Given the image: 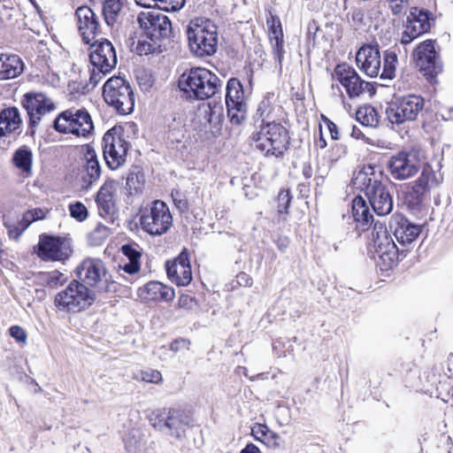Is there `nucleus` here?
<instances>
[{
	"label": "nucleus",
	"mask_w": 453,
	"mask_h": 453,
	"mask_svg": "<svg viewBox=\"0 0 453 453\" xmlns=\"http://www.w3.org/2000/svg\"><path fill=\"white\" fill-rule=\"evenodd\" d=\"M34 251L43 261H64L72 255L73 250L64 238L42 234Z\"/></svg>",
	"instance_id": "15"
},
{
	"label": "nucleus",
	"mask_w": 453,
	"mask_h": 453,
	"mask_svg": "<svg viewBox=\"0 0 453 453\" xmlns=\"http://www.w3.org/2000/svg\"><path fill=\"white\" fill-rule=\"evenodd\" d=\"M274 94L267 93L259 103L256 118L261 119V124L271 121L272 114L274 110Z\"/></svg>",
	"instance_id": "40"
},
{
	"label": "nucleus",
	"mask_w": 453,
	"mask_h": 453,
	"mask_svg": "<svg viewBox=\"0 0 453 453\" xmlns=\"http://www.w3.org/2000/svg\"><path fill=\"white\" fill-rule=\"evenodd\" d=\"M69 211L70 215L80 222L84 221L88 218V210L81 202L70 204Z\"/></svg>",
	"instance_id": "46"
},
{
	"label": "nucleus",
	"mask_w": 453,
	"mask_h": 453,
	"mask_svg": "<svg viewBox=\"0 0 453 453\" xmlns=\"http://www.w3.org/2000/svg\"><path fill=\"white\" fill-rule=\"evenodd\" d=\"M288 245V241L286 238H279L277 241V246L278 248L283 251Z\"/></svg>",
	"instance_id": "63"
},
{
	"label": "nucleus",
	"mask_w": 453,
	"mask_h": 453,
	"mask_svg": "<svg viewBox=\"0 0 453 453\" xmlns=\"http://www.w3.org/2000/svg\"><path fill=\"white\" fill-rule=\"evenodd\" d=\"M127 0H104L103 15L108 26H113L119 19Z\"/></svg>",
	"instance_id": "37"
},
{
	"label": "nucleus",
	"mask_w": 453,
	"mask_h": 453,
	"mask_svg": "<svg viewBox=\"0 0 453 453\" xmlns=\"http://www.w3.org/2000/svg\"><path fill=\"white\" fill-rule=\"evenodd\" d=\"M115 191L116 182L111 180H106L97 192L96 199L99 215L111 222L117 212L114 201Z\"/></svg>",
	"instance_id": "25"
},
{
	"label": "nucleus",
	"mask_w": 453,
	"mask_h": 453,
	"mask_svg": "<svg viewBox=\"0 0 453 453\" xmlns=\"http://www.w3.org/2000/svg\"><path fill=\"white\" fill-rule=\"evenodd\" d=\"M12 164L18 168L24 177L32 176L33 153L27 146L16 150L12 158Z\"/></svg>",
	"instance_id": "36"
},
{
	"label": "nucleus",
	"mask_w": 453,
	"mask_h": 453,
	"mask_svg": "<svg viewBox=\"0 0 453 453\" xmlns=\"http://www.w3.org/2000/svg\"><path fill=\"white\" fill-rule=\"evenodd\" d=\"M425 33L426 31L424 30V27L421 28L420 26H418L417 24L412 23L411 20L407 19L404 30L402 33L401 43L404 45L409 44L414 39L418 38Z\"/></svg>",
	"instance_id": "42"
},
{
	"label": "nucleus",
	"mask_w": 453,
	"mask_h": 453,
	"mask_svg": "<svg viewBox=\"0 0 453 453\" xmlns=\"http://www.w3.org/2000/svg\"><path fill=\"white\" fill-rule=\"evenodd\" d=\"M357 120L365 127H375L379 124V115L374 107L369 104L360 106L356 112Z\"/></svg>",
	"instance_id": "39"
},
{
	"label": "nucleus",
	"mask_w": 453,
	"mask_h": 453,
	"mask_svg": "<svg viewBox=\"0 0 453 453\" xmlns=\"http://www.w3.org/2000/svg\"><path fill=\"white\" fill-rule=\"evenodd\" d=\"M226 90L227 116L233 125L239 126L245 119L247 113L242 85L239 80L232 78L227 81Z\"/></svg>",
	"instance_id": "16"
},
{
	"label": "nucleus",
	"mask_w": 453,
	"mask_h": 453,
	"mask_svg": "<svg viewBox=\"0 0 453 453\" xmlns=\"http://www.w3.org/2000/svg\"><path fill=\"white\" fill-rule=\"evenodd\" d=\"M77 27L82 41L89 44L100 33L98 18L91 8L87 5L77 8L75 12Z\"/></svg>",
	"instance_id": "21"
},
{
	"label": "nucleus",
	"mask_w": 453,
	"mask_h": 453,
	"mask_svg": "<svg viewBox=\"0 0 453 453\" xmlns=\"http://www.w3.org/2000/svg\"><path fill=\"white\" fill-rule=\"evenodd\" d=\"M9 332L11 336L14 338L17 342H26L27 333L21 326H12L10 327Z\"/></svg>",
	"instance_id": "52"
},
{
	"label": "nucleus",
	"mask_w": 453,
	"mask_h": 453,
	"mask_svg": "<svg viewBox=\"0 0 453 453\" xmlns=\"http://www.w3.org/2000/svg\"><path fill=\"white\" fill-rule=\"evenodd\" d=\"M76 271L79 281L87 287L96 288L101 292L111 290L113 280L101 259L88 257L81 263Z\"/></svg>",
	"instance_id": "11"
},
{
	"label": "nucleus",
	"mask_w": 453,
	"mask_h": 453,
	"mask_svg": "<svg viewBox=\"0 0 453 453\" xmlns=\"http://www.w3.org/2000/svg\"><path fill=\"white\" fill-rule=\"evenodd\" d=\"M324 122L327 127V129L330 133L331 138L333 140H338L339 139V131H338L337 126L327 118L324 119Z\"/></svg>",
	"instance_id": "59"
},
{
	"label": "nucleus",
	"mask_w": 453,
	"mask_h": 453,
	"mask_svg": "<svg viewBox=\"0 0 453 453\" xmlns=\"http://www.w3.org/2000/svg\"><path fill=\"white\" fill-rule=\"evenodd\" d=\"M139 222L145 233L151 236H160L173 226V216L165 202L155 200L149 208L142 211Z\"/></svg>",
	"instance_id": "8"
},
{
	"label": "nucleus",
	"mask_w": 453,
	"mask_h": 453,
	"mask_svg": "<svg viewBox=\"0 0 453 453\" xmlns=\"http://www.w3.org/2000/svg\"><path fill=\"white\" fill-rule=\"evenodd\" d=\"M104 101L120 115L130 114L134 107V96L128 81L119 76L107 80L103 88Z\"/></svg>",
	"instance_id": "6"
},
{
	"label": "nucleus",
	"mask_w": 453,
	"mask_h": 453,
	"mask_svg": "<svg viewBox=\"0 0 453 453\" xmlns=\"http://www.w3.org/2000/svg\"><path fill=\"white\" fill-rule=\"evenodd\" d=\"M110 71L101 70L97 66H93L90 72L89 82L93 87H96L102 80L103 76L108 73Z\"/></svg>",
	"instance_id": "53"
},
{
	"label": "nucleus",
	"mask_w": 453,
	"mask_h": 453,
	"mask_svg": "<svg viewBox=\"0 0 453 453\" xmlns=\"http://www.w3.org/2000/svg\"><path fill=\"white\" fill-rule=\"evenodd\" d=\"M40 280L49 288H57L62 286L67 281V277L59 271H51L41 273L39 275Z\"/></svg>",
	"instance_id": "41"
},
{
	"label": "nucleus",
	"mask_w": 453,
	"mask_h": 453,
	"mask_svg": "<svg viewBox=\"0 0 453 453\" xmlns=\"http://www.w3.org/2000/svg\"><path fill=\"white\" fill-rule=\"evenodd\" d=\"M109 228L99 223L95 229L88 234L89 242L94 246L100 245L109 235Z\"/></svg>",
	"instance_id": "44"
},
{
	"label": "nucleus",
	"mask_w": 453,
	"mask_h": 453,
	"mask_svg": "<svg viewBox=\"0 0 453 453\" xmlns=\"http://www.w3.org/2000/svg\"><path fill=\"white\" fill-rule=\"evenodd\" d=\"M256 147L266 155L279 157L287 150L288 135L287 129L280 123L267 121L261 124L259 131L254 134Z\"/></svg>",
	"instance_id": "7"
},
{
	"label": "nucleus",
	"mask_w": 453,
	"mask_h": 453,
	"mask_svg": "<svg viewBox=\"0 0 453 453\" xmlns=\"http://www.w3.org/2000/svg\"><path fill=\"white\" fill-rule=\"evenodd\" d=\"M137 295L144 303L170 302L175 297V292L173 288L153 280L139 288Z\"/></svg>",
	"instance_id": "26"
},
{
	"label": "nucleus",
	"mask_w": 453,
	"mask_h": 453,
	"mask_svg": "<svg viewBox=\"0 0 453 453\" xmlns=\"http://www.w3.org/2000/svg\"><path fill=\"white\" fill-rule=\"evenodd\" d=\"M407 19L411 20L412 23L417 24L418 26H420L421 28L424 27L426 32L430 29L429 16L427 12L418 10V8H413L411 11V14Z\"/></svg>",
	"instance_id": "43"
},
{
	"label": "nucleus",
	"mask_w": 453,
	"mask_h": 453,
	"mask_svg": "<svg viewBox=\"0 0 453 453\" xmlns=\"http://www.w3.org/2000/svg\"><path fill=\"white\" fill-rule=\"evenodd\" d=\"M179 88L188 97L205 100L213 96L221 88L220 79L211 71L195 67L184 72L179 79Z\"/></svg>",
	"instance_id": "2"
},
{
	"label": "nucleus",
	"mask_w": 453,
	"mask_h": 453,
	"mask_svg": "<svg viewBox=\"0 0 453 453\" xmlns=\"http://www.w3.org/2000/svg\"><path fill=\"white\" fill-rule=\"evenodd\" d=\"M173 201H174L175 205L180 210H186L188 208V203L186 200L174 198Z\"/></svg>",
	"instance_id": "62"
},
{
	"label": "nucleus",
	"mask_w": 453,
	"mask_h": 453,
	"mask_svg": "<svg viewBox=\"0 0 453 453\" xmlns=\"http://www.w3.org/2000/svg\"><path fill=\"white\" fill-rule=\"evenodd\" d=\"M122 254L127 261L122 260L119 265V271L133 275L141 270L142 249L136 243L125 244L121 247Z\"/></svg>",
	"instance_id": "29"
},
{
	"label": "nucleus",
	"mask_w": 453,
	"mask_h": 453,
	"mask_svg": "<svg viewBox=\"0 0 453 453\" xmlns=\"http://www.w3.org/2000/svg\"><path fill=\"white\" fill-rule=\"evenodd\" d=\"M266 23L269 28L270 39L283 36L281 24L278 17L270 12L269 17L266 18Z\"/></svg>",
	"instance_id": "45"
},
{
	"label": "nucleus",
	"mask_w": 453,
	"mask_h": 453,
	"mask_svg": "<svg viewBox=\"0 0 453 453\" xmlns=\"http://www.w3.org/2000/svg\"><path fill=\"white\" fill-rule=\"evenodd\" d=\"M390 227L394 230L395 239L403 246L411 244L422 230L421 225L414 224L401 215L394 218Z\"/></svg>",
	"instance_id": "27"
},
{
	"label": "nucleus",
	"mask_w": 453,
	"mask_h": 453,
	"mask_svg": "<svg viewBox=\"0 0 453 453\" xmlns=\"http://www.w3.org/2000/svg\"><path fill=\"white\" fill-rule=\"evenodd\" d=\"M240 453H261V451L255 444L249 443Z\"/></svg>",
	"instance_id": "61"
},
{
	"label": "nucleus",
	"mask_w": 453,
	"mask_h": 453,
	"mask_svg": "<svg viewBox=\"0 0 453 453\" xmlns=\"http://www.w3.org/2000/svg\"><path fill=\"white\" fill-rule=\"evenodd\" d=\"M134 180H136L138 184L142 183L143 182V174L140 173H131L127 176V185L130 188H134V190H138L140 188V187L135 185Z\"/></svg>",
	"instance_id": "54"
},
{
	"label": "nucleus",
	"mask_w": 453,
	"mask_h": 453,
	"mask_svg": "<svg viewBox=\"0 0 453 453\" xmlns=\"http://www.w3.org/2000/svg\"><path fill=\"white\" fill-rule=\"evenodd\" d=\"M140 379L146 382L157 384L162 380V374L157 370L147 369L141 372Z\"/></svg>",
	"instance_id": "49"
},
{
	"label": "nucleus",
	"mask_w": 453,
	"mask_h": 453,
	"mask_svg": "<svg viewBox=\"0 0 453 453\" xmlns=\"http://www.w3.org/2000/svg\"><path fill=\"white\" fill-rule=\"evenodd\" d=\"M96 300V293L79 280H73L54 298L56 308L64 312H80L88 308Z\"/></svg>",
	"instance_id": "3"
},
{
	"label": "nucleus",
	"mask_w": 453,
	"mask_h": 453,
	"mask_svg": "<svg viewBox=\"0 0 453 453\" xmlns=\"http://www.w3.org/2000/svg\"><path fill=\"white\" fill-rule=\"evenodd\" d=\"M353 183L357 188L365 192L367 196L382 182L378 180L372 166L368 165L360 170L354 177Z\"/></svg>",
	"instance_id": "32"
},
{
	"label": "nucleus",
	"mask_w": 453,
	"mask_h": 453,
	"mask_svg": "<svg viewBox=\"0 0 453 453\" xmlns=\"http://www.w3.org/2000/svg\"><path fill=\"white\" fill-rule=\"evenodd\" d=\"M425 106V100L418 95L395 97L388 104L386 115L392 124L401 125L418 119Z\"/></svg>",
	"instance_id": "9"
},
{
	"label": "nucleus",
	"mask_w": 453,
	"mask_h": 453,
	"mask_svg": "<svg viewBox=\"0 0 453 453\" xmlns=\"http://www.w3.org/2000/svg\"><path fill=\"white\" fill-rule=\"evenodd\" d=\"M22 124L19 110L16 107L4 109L0 112V136H7L18 130Z\"/></svg>",
	"instance_id": "33"
},
{
	"label": "nucleus",
	"mask_w": 453,
	"mask_h": 453,
	"mask_svg": "<svg viewBox=\"0 0 453 453\" xmlns=\"http://www.w3.org/2000/svg\"><path fill=\"white\" fill-rule=\"evenodd\" d=\"M208 106L210 108L208 121L213 125L220 124L224 119L222 106L216 104L214 106H211V103H209Z\"/></svg>",
	"instance_id": "47"
},
{
	"label": "nucleus",
	"mask_w": 453,
	"mask_h": 453,
	"mask_svg": "<svg viewBox=\"0 0 453 453\" xmlns=\"http://www.w3.org/2000/svg\"><path fill=\"white\" fill-rule=\"evenodd\" d=\"M332 160L337 161L339 158L342 157L347 153V147L342 144H336L332 147Z\"/></svg>",
	"instance_id": "55"
},
{
	"label": "nucleus",
	"mask_w": 453,
	"mask_h": 453,
	"mask_svg": "<svg viewBox=\"0 0 453 453\" xmlns=\"http://www.w3.org/2000/svg\"><path fill=\"white\" fill-rule=\"evenodd\" d=\"M408 0H390V9L395 15L402 13Z\"/></svg>",
	"instance_id": "56"
},
{
	"label": "nucleus",
	"mask_w": 453,
	"mask_h": 453,
	"mask_svg": "<svg viewBox=\"0 0 453 453\" xmlns=\"http://www.w3.org/2000/svg\"><path fill=\"white\" fill-rule=\"evenodd\" d=\"M189 344V342L185 339H178L171 343L170 349L173 352H178L181 349H188Z\"/></svg>",
	"instance_id": "57"
},
{
	"label": "nucleus",
	"mask_w": 453,
	"mask_h": 453,
	"mask_svg": "<svg viewBox=\"0 0 453 453\" xmlns=\"http://www.w3.org/2000/svg\"><path fill=\"white\" fill-rule=\"evenodd\" d=\"M85 160L86 164L83 166L81 176L83 182L82 187L88 188L101 175V167L96 153L95 150L88 145L86 147Z\"/></svg>",
	"instance_id": "30"
},
{
	"label": "nucleus",
	"mask_w": 453,
	"mask_h": 453,
	"mask_svg": "<svg viewBox=\"0 0 453 453\" xmlns=\"http://www.w3.org/2000/svg\"><path fill=\"white\" fill-rule=\"evenodd\" d=\"M434 44V41L426 40L419 43L413 53L417 66L430 81L442 72L443 67Z\"/></svg>",
	"instance_id": "13"
},
{
	"label": "nucleus",
	"mask_w": 453,
	"mask_h": 453,
	"mask_svg": "<svg viewBox=\"0 0 453 453\" xmlns=\"http://www.w3.org/2000/svg\"><path fill=\"white\" fill-rule=\"evenodd\" d=\"M137 4L145 8L157 7L166 12H176L180 10L186 0H134Z\"/></svg>",
	"instance_id": "38"
},
{
	"label": "nucleus",
	"mask_w": 453,
	"mask_h": 453,
	"mask_svg": "<svg viewBox=\"0 0 453 453\" xmlns=\"http://www.w3.org/2000/svg\"><path fill=\"white\" fill-rule=\"evenodd\" d=\"M334 78L345 88L350 98L358 97L365 92L372 94V86L362 80L356 70L347 64L336 65Z\"/></svg>",
	"instance_id": "19"
},
{
	"label": "nucleus",
	"mask_w": 453,
	"mask_h": 453,
	"mask_svg": "<svg viewBox=\"0 0 453 453\" xmlns=\"http://www.w3.org/2000/svg\"><path fill=\"white\" fill-rule=\"evenodd\" d=\"M91 48L89 58L92 65L101 70L111 71L117 64V55L111 42L108 40L95 41Z\"/></svg>",
	"instance_id": "22"
},
{
	"label": "nucleus",
	"mask_w": 453,
	"mask_h": 453,
	"mask_svg": "<svg viewBox=\"0 0 453 453\" xmlns=\"http://www.w3.org/2000/svg\"><path fill=\"white\" fill-rule=\"evenodd\" d=\"M195 302V299L189 295H181L178 300L179 308L190 309Z\"/></svg>",
	"instance_id": "58"
},
{
	"label": "nucleus",
	"mask_w": 453,
	"mask_h": 453,
	"mask_svg": "<svg viewBox=\"0 0 453 453\" xmlns=\"http://www.w3.org/2000/svg\"><path fill=\"white\" fill-rule=\"evenodd\" d=\"M28 216H31L32 220L40 219L43 217V212L40 209H35L33 211H28L26 214V219L28 220Z\"/></svg>",
	"instance_id": "60"
},
{
	"label": "nucleus",
	"mask_w": 453,
	"mask_h": 453,
	"mask_svg": "<svg viewBox=\"0 0 453 453\" xmlns=\"http://www.w3.org/2000/svg\"><path fill=\"white\" fill-rule=\"evenodd\" d=\"M23 72V62L18 55H0V81L18 77Z\"/></svg>",
	"instance_id": "31"
},
{
	"label": "nucleus",
	"mask_w": 453,
	"mask_h": 453,
	"mask_svg": "<svg viewBox=\"0 0 453 453\" xmlns=\"http://www.w3.org/2000/svg\"><path fill=\"white\" fill-rule=\"evenodd\" d=\"M251 434L257 441H261L268 448L280 449L283 447V440L275 432L270 430L267 426L256 424L251 428Z\"/></svg>",
	"instance_id": "34"
},
{
	"label": "nucleus",
	"mask_w": 453,
	"mask_h": 453,
	"mask_svg": "<svg viewBox=\"0 0 453 453\" xmlns=\"http://www.w3.org/2000/svg\"><path fill=\"white\" fill-rule=\"evenodd\" d=\"M52 127L58 133L83 138H88L94 130L88 111L84 108L74 107L60 112L53 120Z\"/></svg>",
	"instance_id": "4"
},
{
	"label": "nucleus",
	"mask_w": 453,
	"mask_h": 453,
	"mask_svg": "<svg viewBox=\"0 0 453 453\" xmlns=\"http://www.w3.org/2000/svg\"><path fill=\"white\" fill-rule=\"evenodd\" d=\"M356 61L359 69L369 77H380L382 81H392L395 77L398 57L393 49L383 52V65H381L379 45L365 44L357 50Z\"/></svg>",
	"instance_id": "1"
},
{
	"label": "nucleus",
	"mask_w": 453,
	"mask_h": 453,
	"mask_svg": "<svg viewBox=\"0 0 453 453\" xmlns=\"http://www.w3.org/2000/svg\"><path fill=\"white\" fill-rule=\"evenodd\" d=\"M270 41H271V43L273 44V54L275 55L277 61L280 64L283 54H284L283 36H278L275 38H272V39H270Z\"/></svg>",
	"instance_id": "51"
},
{
	"label": "nucleus",
	"mask_w": 453,
	"mask_h": 453,
	"mask_svg": "<svg viewBox=\"0 0 453 453\" xmlns=\"http://www.w3.org/2000/svg\"><path fill=\"white\" fill-rule=\"evenodd\" d=\"M191 419L185 411L178 409H170L166 418L158 423V429H167L168 434L177 440L185 437L187 427L190 426Z\"/></svg>",
	"instance_id": "24"
},
{
	"label": "nucleus",
	"mask_w": 453,
	"mask_h": 453,
	"mask_svg": "<svg viewBox=\"0 0 453 453\" xmlns=\"http://www.w3.org/2000/svg\"><path fill=\"white\" fill-rule=\"evenodd\" d=\"M292 196L288 190H281L278 195V211L280 213H288Z\"/></svg>",
	"instance_id": "48"
},
{
	"label": "nucleus",
	"mask_w": 453,
	"mask_h": 453,
	"mask_svg": "<svg viewBox=\"0 0 453 453\" xmlns=\"http://www.w3.org/2000/svg\"><path fill=\"white\" fill-rule=\"evenodd\" d=\"M372 235L377 264L382 270L393 268L397 264L400 251L388 233L386 226L380 222H375Z\"/></svg>",
	"instance_id": "10"
},
{
	"label": "nucleus",
	"mask_w": 453,
	"mask_h": 453,
	"mask_svg": "<svg viewBox=\"0 0 453 453\" xmlns=\"http://www.w3.org/2000/svg\"><path fill=\"white\" fill-rule=\"evenodd\" d=\"M352 216L357 222V228L359 231H365L372 218L369 211V207L365 200L361 196H357L352 201Z\"/></svg>",
	"instance_id": "35"
},
{
	"label": "nucleus",
	"mask_w": 453,
	"mask_h": 453,
	"mask_svg": "<svg viewBox=\"0 0 453 453\" xmlns=\"http://www.w3.org/2000/svg\"><path fill=\"white\" fill-rule=\"evenodd\" d=\"M22 106L26 109L29 117V127L34 133L42 118L53 111L56 105L53 101L43 93H27L21 100Z\"/></svg>",
	"instance_id": "18"
},
{
	"label": "nucleus",
	"mask_w": 453,
	"mask_h": 453,
	"mask_svg": "<svg viewBox=\"0 0 453 453\" xmlns=\"http://www.w3.org/2000/svg\"><path fill=\"white\" fill-rule=\"evenodd\" d=\"M419 177L411 184L405 195V200L409 206L415 208L419 206L424 196L442 181V177L433 167L426 164L421 168Z\"/></svg>",
	"instance_id": "12"
},
{
	"label": "nucleus",
	"mask_w": 453,
	"mask_h": 453,
	"mask_svg": "<svg viewBox=\"0 0 453 453\" xmlns=\"http://www.w3.org/2000/svg\"><path fill=\"white\" fill-rule=\"evenodd\" d=\"M157 46L156 44V42L154 43L147 41H139L135 51L138 55H149L151 53H154L157 50Z\"/></svg>",
	"instance_id": "50"
},
{
	"label": "nucleus",
	"mask_w": 453,
	"mask_h": 453,
	"mask_svg": "<svg viewBox=\"0 0 453 453\" xmlns=\"http://www.w3.org/2000/svg\"><path fill=\"white\" fill-rule=\"evenodd\" d=\"M188 46L197 57L211 56L217 50V28L209 20L191 21L187 29Z\"/></svg>",
	"instance_id": "5"
},
{
	"label": "nucleus",
	"mask_w": 453,
	"mask_h": 453,
	"mask_svg": "<svg viewBox=\"0 0 453 453\" xmlns=\"http://www.w3.org/2000/svg\"><path fill=\"white\" fill-rule=\"evenodd\" d=\"M391 177L395 180H405L421 168V162L416 151H399L391 156L387 163Z\"/></svg>",
	"instance_id": "14"
},
{
	"label": "nucleus",
	"mask_w": 453,
	"mask_h": 453,
	"mask_svg": "<svg viewBox=\"0 0 453 453\" xmlns=\"http://www.w3.org/2000/svg\"><path fill=\"white\" fill-rule=\"evenodd\" d=\"M366 197L377 215L385 216L391 212L393 199L384 184L372 191Z\"/></svg>",
	"instance_id": "28"
},
{
	"label": "nucleus",
	"mask_w": 453,
	"mask_h": 453,
	"mask_svg": "<svg viewBox=\"0 0 453 453\" xmlns=\"http://www.w3.org/2000/svg\"><path fill=\"white\" fill-rule=\"evenodd\" d=\"M137 21L152 42L166 38L172 31L170 19L158 11L142 12L137 17Z\"/></svg>",
	"instance_id": "17"
},
{
	"label": "nucleus",
	"mask_w": 453,
	"mask_h": 453,
	"mask_svg": "<svg viewBox=\"0 0 453 453\" xmlns=\"http://www.w3.org/2000/svg\"><path fill=\"white\" fill-rule=\"evenodd\" d=\"M104 157L111 169H117L126 159L127 143L117 135L114 128L108 130L103 137Z\"/></svg>",
	"instance_id": "20"
},
{
	"label": "nucleus",
	"mask_w": 453,
	"mask_h": 453,
	"mask_svg": "<svg viewBox=\"0 0 453 453\" xmlns=\"http://www.w3.org/2000/svg\"><path fill=\"white\" fill-rule=\"evenodd\" d=\"M166 273L169 279L178 286H188L191 282L192 270L187 249L173 261L166 263Z\"/></svg>",
	"instance_id": "23"
},
{
	"label": "nucleus",
	"mask_w": 453,
	"mask_h": 453,
	"mask_svg": "<svg viewBox=\"0 0 453 453\" xmlns=\"http://www.w3.org/2000/svg\"><path fill=\"white\" fill-rule=\"evenodd\" d=\"M351 136L356 139H360L364 136L359 128L354 127L351 132Z\"/></svg>",
	"instance_id": "64"
}]
</instances>
